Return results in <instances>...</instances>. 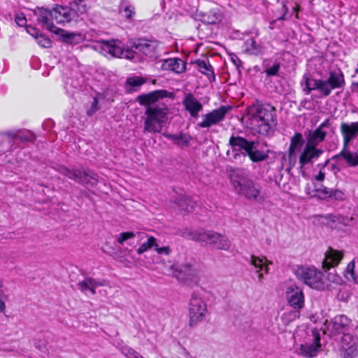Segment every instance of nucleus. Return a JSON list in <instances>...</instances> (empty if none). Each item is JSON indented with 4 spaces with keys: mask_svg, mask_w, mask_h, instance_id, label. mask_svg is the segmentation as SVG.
Returning a JSON list of instances; mask_svg holds the SVG:
<instances>
[{
    "mask_svg": "<svg viewBox=\"0 0 358 358\" xmlns=\"http://www.w3.org/2000/svg\"><path fill=\"white\" fill-rule=\"evenodd\" d=\"M195 64L198 70L203 74L206 75L209 79L213 78H215V74L213 72V68L209 63L206 60L198 59L195 62Z\"/></svg>",
    "mask_w": 358,
    "mask_h": 358,
    "instance_id": "72a5a7b5",
    "label": "nucleus"
},
{
    "mask_svg": "<svg viewBox=\"0 0 358 358\" xmlns=\"http://www.w3.org/2000/svg\"><path fill=\"white\" fill-rule=\"evenodd\" d=\"M137 236L139 238V240H142L144 238L147 237V241L144 243H143L141 246L137 250V253L138 255H141L143 252L148 251L149 249H150L152 247L157 246V239L152 236H148L145 233L142 232H138Z\"/></svg>",
    "mask_w": 358,
    "mask_h": 358,
    "instance_id": "c756f323",
    "label": "nucleus"
},
{
    "mask_svg": "<svg viewBox=\"0 0 358 358\" xmlns=\"http://www.w3.org/2000/svg\"><path fill=\"white\" fill-rule=\"evenodd\" d=\"M80 38V35L74 34H68L64 36V41L68 43H77L78 39Z\"/></svg>",
    "mask_w": 358,
    "mask_h": 358,
    "instance_id": "09e8293b",
    "label": "nucleus"
},
{
    "mask_svg": "<svg viewBox=\"0 0 358 358\" xmlns=\"http://www.w3.org/2000/svg\"><path fill=\"white\" fill-rule=\"evenodd\" d=\"M280 69V63H276L272 66L267 67L265 70V73L268 76H276Z\"/></svg>",
    "mask_w": 358,
    "mask_h": 358,
    "instance_id": "de8ad7c7",
    "label": "nucleus"
},
{
    "mask_svg": "<svg viewBox=\"0 0 358 358\" xmlns=\"http://www.w3.org/2000/svg\"><path fill=\"white\" fill-rule=\"evenodd\" d=\"M143 83H145V80L139 77H131L127 80V84L131 87H139Z\"/></svg>",
    "mask_w": 358,
    "mask_h": 358,
    "instance_id": "49530a36",
    "label": "nucleus"
},
{
    "mask_svg": "<svg viewBox=\"0 0 358 358\" xmlns=\"http://www.w3.org/2000/svg\"><path fill=\"white\" fill-rule=\"evenodd\" d=\"M248 114L250 128L260 134H268L277 124L276 109L270 104L253 103L248 108Z\"/></svg>",
    "mask_w": 358,
    "mask_h": 358,
    "instance_id": "f03ea898",
    "label": "nucleus"
},
{
    "mask_svg": "<svg viewBox=\"0 0 358 358\" xmlns=\"http://www.w3.org/2000/svg\"><path fill=\"white\" fill-rule=\"evenodd\" d=\"M340 130L343 138V145L347 148L348 145L358 136V122H342Z\"/></svg>",
    "mask_w": 358,
    "mask_h": 358,
    "instance_id": "a211bd4d",
    "label": "nucleus"
},
{
    "mask_svg": "<svg viewBox=\"0 0 358 358\" xmlns=\"http://www.w3.org/2000/svg\"><path fill=\"white\" fill-rule=\"evenodd\" d=\"M182 104L190 116L194 118H197L199 112L203 110L202 103L192 93L187 94L185 96Z\"/></svg>",
    "mask_w": 358,
    "mask_h": 358,
    "instance_id": "aec40b11",
    "label": "nucleus"
},
{
    "mask_svg": "<svg viewBox=\"0 0 358 358\" xmlns=\"http://www.w3.org/2000/svg\"><path fill=\"white\" fill-rule=\"evenodd\" d=\"M358 328L352 321L345 315L335 316L328 324L327 330L331 336L352 332Z\"/></svg>",
    "mask_w": 358,
    "mask_h": 358,
    "instance_id": "9b49d317",
    "label": "nucleus"
},
{
    "mask_svg": "<svg viewBox=\"0 0 358 358\" xmlns=\"http://www.w3.org/2000/svg\"><path fill=\"white\" fill-rule=\"evenodd\" d=\"M230 155H231V154H230V151H229V150H228V151L227 152V155L228 157H230Z\"/></svg>",
    "mask_w": 358,
    "mask_h": 358,
    "instance_id": "e2e57ef3",
    "label": "nucleus"
},
{
    "mask_svg": "<svg viewBox=\"0 0 358 358\" xmlns=\"http://www.w3.org/2000/svg\"><path fill=\"white\" fill-rule=\"evenodd\" d=\"M274 23V21H273L272 22H271V27L270 28L272 29L273 27H271V25Z\"/></svg>",
    "mask_w": 358,
    "mask_h": 358,
    "instance_id": "0e129e2a",
    "label": "nucleus"
},
{
    "mask_svg": "<svg viewBox=\"0 0 358 358\" xmlns=\"http://www.w3.org/2000/svg\"><path fill=\"white\" fill-rule=\"evenodd\" d=\"M168 92L165 90H155L143 94L137 97V101L145 106L143 120V132L150 134L160 133L168 120L169 108L157 101L166 97Z\"/></svg>",
    "mask_w": 358,
    "mask_h": 358,
    "instance_id": "f257e3e1",
    "label": "nucleus"
},
{
    "mask_svg": "<svg viewBox=\"0 0 358 358\" xmlns=\"http://www.w3.org/2000/svg\"><path fill=\"white\" fill-rule=\"evenodd\" d=\"M296 278L313 288H320L322 285L323 274L313 267L299 266L295 271Z\"/></svg>",
    "mask_w": 358,
    "mask_h": 358,
    "instance_id": "1a4fd4ad",
    "label": "nucleus"
},
{
    "mask_svg": "<svg viewBox=\"0 0 358 358\" xmlns=\"http://www.w3.org/2000/svg\"><path fill=\"white\" fill-rule=\"evenodd\" d=\"M75 2L76 4H78V10L80 13H85L87 12L89 6H87V5L85 3H83V0H75Z\"/></svg>",
    "mask_w": 358,
    "mask_h": 358,
    "instance_id": "603ef678",
    "label": "nucleus"
},
{
    "mask_svg": "<svg viewBox=\"0 0 358 358\" xmlns=\"http://www.w3.org/2000/svg\"><path fill=\"white\" fill-rule=\"evenodd\" d=\"M303 143V136L301 133H296L291 138L289 148V155L291 157Z\"/></svg>",
    "mask_w": 358,
    "mask_h": 358,
    "instance_id": "e433bc0d",
    "label": "nucleus"
},
{
    "mask_svg": "<svg viewBox=\"0 0 358 358\" xmlns=\"http://www.w3.org/2000/svg\"><path fill=\"white\" fill-rule=\"evenodd\" d=\"M300 310L294 309L293 310L285 312L282 315V321L288 324L289 322L300 317Z\"/></svg>",
    "mask_w": 358,
    "mask_h": 358,
    "instance_id": "4c0bfd02",
    "label": "nucleus"
},
{
    "mask_svg": "<svg viewBox=\"0 0 358 358\" xmlns=\"http://www.w3.org/2000/svg\"><path fill=\"white\" fill-rule=\"evenodd\" d=\"M331 126L330 120L326 119L320 126L313 131H309L306 136L307 143L317 147L322 143L327 136L325 128H329Z\"/></svg>",
    "mask_w": 358,
    "mask_h": 358,
    "instance_id": "f3484780",
    "label": "nucleus"
},
{
    "mask_svg": "<svg viewBox=\"0 0 358 358\" xmlns=\"http://www.w3.org/2000/svg\"><path fill=\"white\" fill-rule=\"evenodd\" d=\"M343 348L345 349L343 358H356L358 357V343L352 344Z\"/></svg>",
    "mask_w": 358,
    "mask_h": 358,
    "instance_id": "a19ab883",
    "label": "nucleus"
},
{
    "mask_svg": "<svg viewBox=\"0 0 358 358\" xmlns=\"http://www.w3.org/2000/svg\"><path fill=\"white\" fill-rule=\"evenodd\" d=\"M163 136L173 141V143L180 147L189 146L192 141V136L185 133L180 132L177 134L164 133Z\"/></svg>",
    "mask_w": 358,
    "mask_h": 358,
    "instance_id": "c85d7f7f",
    "label": "nucleus"
},
{
    "mask_svg": "<svg viewBox=\"0 0 358 358\" xmlns=\"http://www.w3.org/2000/svg\"><path fill=\"white\" fill-rule=\"evenodd\" d=\"M105 284L92 278H85L83 280L78 282V287L82 292L90 291L92 294H96L97 287L103 286Z\"/></svg>",
    "mask_w": 358,
    "mask_h": 358,
    "instance_id": "cd10ccee",
    "label": "nucleus"
},
{
    "mask_svg": "<svg viewBox=\"0 0 358 358\" xmlns=\"http://www.w3.org/2000/svg\"><path fill=\"white\" fill-rule=\"evenodd\" d=\"M355 262L351 261L347 266L345 271V277L346 279L351 282H357V275L355 273Z\"/></svg>",
    "mask_w": 358,
    "mask_h": 358,
    "instance_id": "58836bf2",
    "label": "nucleus"
},
{
    "mask_svg": "<svg viewBox=\"0 0 358 358\" xmlns=\"http://www.w3.org/2000/svg\"><path fill=\"white\" fill-rule=\"evenodd\" d=\"M136 236H137V234H135L132 231L122 232L118 235L117 241L119 244L123 245L124 243L126 241L131 240L134 238Z\"/></svg>",
    "mask_w": 358,
    "mask_h": 358,
    "instance_id": "37998d69",
    "label": "nucleus"
},
{
    "mask_svg": "<svg viewBox=\"0 0 358 358\" xmlns=\"http://www.w3.org/2000/svg\"><path fill=\"white\" fill-rule=\"evenodd\" d=\"M325 178V173L320 170L318 174L315 176V180L317 181H323Z\"/></svg>",
    "mask_w": 358,
    "mask_h": 358,
    "instance_id": "bf43d9fd",
    "label": "nucleus"
},
{
    "mask_svg": "<svg viewBox=\"0 0 358 358\" xmlns=\"http://www.w3.org/2000/svg\"><path fill=\"white\" fill-rule=\"evenodd\" d=\"M15 21L16 24L20 27L26 26L27 19L23 13L16 14Z\"/></svg>",
    "mask_w": 358,
    "mask_h": 358,
    "instance_id": "8fccbe9b",
    "label": "nucleus"
},
{
    "mask_svg": "<svg viewBox=\"0 0 358 358\" xmlns=\"http://www.w3.org/2000/svg\"><path fill=\"white\" fill-rule=\"evenodd\" d=\"M33 12L36 17L38 24L42 28L53 31L55 27L52 9L45 7H36Z\"/></svg>",
    "mask_w": 358,
    "mask_h": 358,
    "instance_id": "dca6fc26",
    "label": "nucleus"
},
{
    "mask_svg": "<svg viewBox=\"0 0 358 358\" xmlns=\"http://www.w3.org/2000/svg\"><path fill=\"white\" fill-rule=\"evenodd\" d=\"M355 72L358 73V69H356Z\"/></svg>",
    "mask_w": 358,
    "mask_h": 358,
    "instance_id": "69168bd1",
    "label": "nucleus"
},
{
    "mask_svg": "<svg viewBox=\"0 0 358 358\" xmlns=\"http://www.w3.org/2000/svg\"><path fill=\"white\" fill-rule=\"evenodd\" d=\"M245 51L250 55H257L262 52V47L252 38L248 39L244 43Z\"/></svg>",
    "mask_w": 358,
    "mask_h": 358,
    "instance_id": "f704fd0d",
    "label": "nucleus"
},
{
    "mask_svg": "<svg viewBox=\"0 0 358 358\" xmlns=\"http://www.w3.org/2000/svg\"><path fill=\"white\" fill-rule=\"evenodd\" d=\"M162 68L176 73H182L186 70V63L179 58H169L163 62Z\"/></svg>",
    "mask_w": 358,
    "mask_h": 358,
    "instance_id": "b1692460",
    "label": "nucleus"
},
{
    "mask_svg": "<svg viewBox=\"0 0 358 358\" xmlns=\"http://www.w3.org/2000/svg\"><path fill=\"white\" fill-rule=\"evenodd\" d=\"M313 341L300 345L298 354L305 357H315L321 350L320 335L317 330H313Z\"/></svg>",
    "mask_w": 358,
    "mask_h": 358,
    "instance_id": "f8f14e48",
    "label": "nucleus"
},
{
    "mask_svg": "<svg viewBox=\"0 0 358 358\" xmlns=\"http://www.w3.org/2000/svg\"><path fill=\"white\" fill-rule=\"evenodd\" d=\"M330 198L343 200L344 199V193L341 190L332 189Z\"/></svg>",
    "mask_w": 358,
    "mask_h": 358,
    "instance_id": "864d4df0",
    "label": "nucleus"
},
{
    "mask_svg": "<svg viewBox=\"0 0 358 358\" xmlns=\"http://www.w3.org/2000/svg\"><path fill=\"white\" fill-rule=\"evenodd\" d=\"M121 350L122 354L127 358H143L136 351L128 346L122 347Z\"/></svg>",
    "mask_w": 358,
    "mask_h": 358,
    "instance_id": "c03bdc74",
    "label": "nucleus"
},
{
    "mask_svg": "<svg viewBox=\"0 0 358 358\" xmlns=\"http://www.w3.org/2000/svg\"><path fill=\"white\" fill-rule=\"evenodd\" d=\"M250 264L255 269V272L258 274L259 281L262 282L264 278V273H268V262L266 257H257L252 255L250 260Z\"/></svg>",
    "mask_w": 358,
    "mask_h": 358,
    "instance_id": "5701e85b",
    "label": "nucleus"
},
{
    "mask_svg": "<svg viewBox=\"0 0 358 358\" xmlns=\"http://www.w3.org/2000/svg\"><path fill=\"white\" fill-rule=\"evenodd\" d=\"M37 43L43 48H50L52 45L51 40L43 34H38L35 36Z\"/></svg>",
    "mask_w": 358,
    "mask_h": 358,
    "instance_id": "79ce46f5",
    "label": "nucleus"
},
{
    "mask_svg": "<svg viewBox=\"0 0 358 358\" xmlns=\"http://www.w3.org/2000/svg\"><path fill=\"white\" fill-rule=\"evenodd\" d=\"M178 280L189 285H198L200 280V271L196 266L187 275L178 274Z\"/></svg>",
    "mask_w": 358,
    "mask_h": 358,
    "instance_id": "7c9ffc66",
    "label": "nucleus"
},
{
    "mask_svg": "<svg viewBox=\"0 0 358 358\" xmlns=\"http://www.w3.org/2000/svg\"><path fill=\"white\" fill-rule=\"evenodd\" d=\"M345 85V78L343 73L331 71L327 80L315 79L305 74L301 81V86L306 94H309L313 90H318L323 96H328L331 91L337 88H343Z\"/></svg>",
    "mask_w": 358,
    "mask_h": 358,
    "instance_id": "20e7f679",
    "label": "nucleus"
},
{
    "mask_svg": "<svg viewBox=\"0 0 358 358\" xmlns=\"http://www.w3.org/2000/svg\"><path fill=\"white\" fill-rule=\"evenodd\" d=\"M258 143L249 141L243 136L232 134L229 140L231 148V159H238L241 156H248L253 162H259L268 158L269 150L264 151L257 149Z\"/></svg>",
    "mask_w": 358,
    "mask_h": 358,
    "instance_id": "7ed1b4c3",
    "label": "nucleus"
},
{
    "mask_svg": "<svg viewBox=\"0 0 358 358\" xmlns=\"http://www.w3.org/2000/svg\"><path fill=\"white\" fill-rule=\"evenodd\" d=\"M6 309V304L4 301H3L1 299H0V312L3 313L4 312Z\"/></svg>",
    "mask_w": 358,
    "mask_h": 358,
    "instance_id": "052dcab7",
    "label": "nucleus"
},
{
    "mask_svg": "<svg viewBox=\"0 0 358 358\" xmlns=\"http://www.w3.org/2000/svg\"><path fill=\"white\" fill-rule=\"evenodd\" d=\"M331 190L332 189L328 188L327 187H322L317 189L315 192L319 198L324 199L331 197Z\"/></svg>",
    "mask_w": 358,
    "mask_h": 358,
    "instance_id": "a18cd8bd",
    "label": "nucleus"
},
{
    "mask_svg": "<svg viewBox=\"0 0 358 358\" xmlns=\"http://www.w3.org/2000/svg\"><path fill=\"white\" fill-rule=\"evenodd\" d=\"M27 31L34 38L36 35H38V30L35 27L31 26L27 27Z\"/></svg>",
    "mask_w": 358,
    "mask_h": 358,
    "instance_id": "4d7b16f0",
    "label": "nucleus"
},
{
    "mask_svg": "<svg viewBox=\"0 0 358 358\" xmlns=\"http://www.w3.org/2000/svg\"><path fill=\"white\" fill-rule=\"evenodd\" d=\"M207 305L197 292H193L189 302V324L196 326L201 322L207 313Z\"/></svg>",
    "mask_w": 358,
    "mask_h": 358,
    "instance_id": "0eeeda50",
    "label": "nucleus"
},
{
    "mask_svg": "<svg viewBox=\"0 0 358 358\" xmlns=\"http://www.w3.org/2000/svg\"><path fill=\"white\" fill-rule=\"evenodd\" d=\"M2 138H6L10 143L13 142L15 139H18L21 142L31 141L34 139V135L30 131H10L4 132L0 136Z\"/></svg>",
    "mask_w": 358,
    "mask_h": 358,
    "instance_id": "393cba45",
    "label": "nucleus"
},
{
    "mask_svg": "<svg viewBox=\"0 0 358 358\" xmlns=\"http://www.w3.org/2000/svg\"><path fill=\"white\" fill-rule=\"evenodd\" d=\"M182 236L190 240L203 243L217 250L227 251L231 248V241L225 235L212 230H186Z\"/></svg>",
    "mask_w": 358,
    "mask_h": 358,
    "instance_id": "423d86ee",
    "label": "nucleus"
},
{
    "mask_svg": "<svg viewBox=\"0 0 358 358\" xmlns=\"http://www.w3.org/2000/svg\"><path fill=\"white\" fill-rule=\"evenodd\" d=\"M97 105H98V99L96 97H94L93 99V101L92 103V108L89 110H87V115L89 116L92 115L94 114V113L96 110H98Z\"/></svg>",
    "mask_w": 358,
    "mask_h": 358,
    "instance_id": "5fc2aeb1",
    "label": "nucleus"
},
{
    "mask_svg": "<svg viewBox=\"0 0 358 358\" xmlns=\"http://www.w3.org/2000/svg\"><path fill=\"white\" fill-rule=\"evenodd\" d=\"M337 157H343L348 164L350 166H358V153L355 152L352 153L350 151L344 149L340 152V154Z\"/></svg>",
    "mask_w": 358,
    "mask_h": 358,
    "instance_id": "c9c22d12",
    "label": "nucleus"
},
{
    "mask_svg": "<svg viewBox=\"0 0 358 358\" xmlns=\"http://www.w3.org/2000/svg\"><path fill=\"white\" fill-rule=\"evenodd\" d=\"M343 258V253L342 251L329 248L328 250L325 252V257L322 262L323 268L329 270L331 267H335L338 265Z\"/></svg>",
    "mask_w": 358,
    "mask_h": 358,
    "instance_id": "4be33fe9",
    "label": "nucleus"
},
{
    "mask_svg": "<svg viewBox=\"0 0 358 358\" xmlns=\"http://www.w3.org/2000/svg\"><path fill=\"white\" fill-rule=\"evenodd\" d=\"M343 337L341 339L343 348L348 347L352 344L358 343V338L351 334V332H345L342 334Z\"/></svg>",
    "mask_w": 358,
    "mask_h": 358,
    "instance_id": "ea45409f",
    "label": "nucleus"
},
{
    "mask_svg": "<svg viewBox=\"0 0 358 358\" xmlns=\"http://www.w3.org/2000/svg\"><path fill=\"white\" fill-rule=\"evenodd\" d=\"M120 15L127 20L133 21L136 15L134 6L129 0H121L118 6Z\"/></svg>",
    "mask_w": 358,
    "mask_h": 358,
    "instance_id": "bb28decb",
    "label": "nucleus"
},
{
    "mask_svg": "<svg viewBox=\"0 0 358 358\" xmlns=\"http://www.w3.org/2000/svg\"><path fill=\"white\" fill-rule=\"evenodd\" d=\"M286 298L289 306L301 310L304 306V294L301 288L296 285H290L286 290Z\"/></svg>",
    "mask_w": 358,
    "mask_h": 358,
    "instance_id": "2eb2a0df",
    "label": "nucleus"
},
{
    "mask_svg": "<svg viewBox=\"0 0 358 358\" xmlns=\"http://www.w3.org/2000/svg\"><path fill=\"white\" fill-rule=\"evenodd\" d=\"M195 267H196V266L194 263H185L180 266L173 265L171 269L173 275L178 279V274L187 275V274H189Z\"/></svg>",
    "mask_w": 358,
    "mask_h": 358,
    "instance_id": "473e14b6",
    "label": "nucleus"
},
{
    "mask_svg": "<svg viewBox=\"0 0 358 358\" xmlns=\"http://www.w3.org/2000/svg\"><path fill=\"white\" fill-rule=\"evenodd\" d=\"M201 17V20L204 23L213 24L222 20V14L219 10L213 9L202 13Z\"/></svg>",
    "mask_w": 358,
    "mask_h": 358,
    "instance_id": "2f4dec72",
    "label": "nucleus"
},
{
    "mask_svg": "<svg viewBox=\"0 0 358 358\" xmlns=\"http://www.w3.org/2000/svg\"><path fill=\"white\" fill-rule=\"evenodd\" d=\"M230 57L233 64L236 66V68L239 69L242 65V62L239 57L235 54H231Z\"/></svg>",
    "mask_w": 358,
    "mask_h": 358,
    "instance_id": "6e6d98bb",
    "label": "nucleus"
},
{
    "mask_svg": "<svg viewBox=\"0 0 358 358\" xmlns=\"http://www.w3.org/2000/svg\"><path fill=\"white\" fill-rule=\"evenodd\" d=\"M158 45L159 43L156 40L142 38L136 40L132 48L147 57L154 58L157 55Z\"/></svg>",
    "mask_w": 358,
    "mask_h": 358,
    "instance_id": "4468645a",
    "label": "nucleus"
},
{
    "mask_svg": "<svg viewBox=\"0 0 358 358\" xmlns=\"http://www.w3.org/2000/svg\"><path fill=\"white\" fill-rule=\"evenodd\" d=\"M232 109L230 106H221L202 115V120L197 123L199 128H210L217 125L226 117L227 114Z\"/></svg>",
    "mask_w": 358,
    "mask_h": 358,
    "instance_id": "9d476101",
    "label": "nucleus"
},
{
    "mask_svg": "<svg viewBox=\"0 0 358 358\" xmlns=\"http://www.w3.org/2000/svg\"><path fill=\"white\" fill-rule=\"evenodd\" d=\"M155 251L159 254V255H169L171 254V250L169 246H164V247H159L157 244V246H155Z\"/></svg>",
    "mask_w": 358,
    "mask_h": 358,
    "instance_id": "3c124183",
    "label": "nucleus"
},
{
    "mask_svg": "<svg viewBox=\"0 0 358 358\" xmlns=\"http://www.w3.org/2000/svg\"><path fill=\"white\" fill-rule=\"evenodd\" d=\"M285 15V14H284L282 17H279L278 20H284Z\"/></svg>",
    "mask_w": 358,
    "mask_h": 358,
    "instance_id": "680f3d73",
    "label": "nucleus"
},
{
    "mask_svg": "<svg viewBox=\"0 0 358 358\" xmlns=\"http://www.w3.org/2000/svg\"><path fill=\"white\" fill-rule=\"evenodd\" d=\"M59 172L63 176L83 185L93 187H95L98 182L96 175L92 172H87L79 169H69L66 166H61L59 169Z\"/></svg>",
    "mask_w": 358,
    "mask_h": 358,
    "instance_id": "6e6552de",
    "label": "nucleus"
},
{
    "mask_svg": "<svg viewBox=\"0 0 358 358\" xmlns=\"http://www.w3.org/2000/svg\"><path fill=\"white\" fill-rule=\"evenodd\" d=\"M4 133H1L0 134V136L3 135ZM3 143H8V149H12L13 147V141L10 143L9 141L6 138H2L1 136H0V144H2Z\"/></svg>",
    "mask_w": 358,
    "mask_h": 358,
    "instance_id": "13d9d810",
    "label": "nucleus"
},
{
    "mask_svg": "<svg viewBox=\"0 0 358 358\" xmlns=\"http://www.w3.org/2000/svg\"><path fill=\"white\" fill-rule=\"evenodd\" d=\"M53 22L58 24L69 23L73 18V12L71 8L56 4L52 9Z\"/></svg>",
    "mask_w": 358,
    "mask_h": 358,
    "instance_id": "6ab92c4d",
    "label": "nucleus"
},
{
    "mask_svg": "<svg viewBox=\"0 0 358 358\" xmlns=\"http://www.w3.org/2000/svg\"><path fill=\"white\" fill-rule=\"evenodd\" d=\"M323 151L317 147L306 143L301 155L299 156V164L301 167L312 162L314 159H317Z\"/></svg>",
    "mask_w": 358,
    "mask_h": 358,
    "instance_id": "412c9836",
    "label": "nucleus"
},
{
    "mask_svg": "<svg viewBox=\"0 0 358 358\" xmlns=\"http://www.w3.org/2000/svg\"><path fill=\"white\" fill-rule=\"evenodd\" d=\"M230 180L238 194L250 201L257 202L264 201L260 185L250 179L243 170H231Z\"/></svg>",
    "mask_w": 358,
    "mask_h": 358,
    "instance_id": "39448f33",
    "label": "nucleus"
},
{
    "mask_svg": "<svg viewBox=\"0 0 358 358\" xmlns=\"http://www.w3.org/2000/svg\"><path fill=\"white\" fill-rule=\"evenodd\" d=\"M96 48L100 49L101 53L109 54L115 57H122L124 54L123 44L118 40L99 41L96 45Z\"/></svg>",
    "mask_w": 358,
    "mask_h": 358,
    "instance_id": "ddd939ff",
    "label": "nucleus"
},
{
    "mask_svg": "<svg viewBox=\"0 0 358 358\" xmlns=\"http://www.w3.org/2000/svg\"><path fill=\"white\" fill-rule=\"evenodd\" d=\"M173 203L179 210L185 212L192 211L196 206V202L191 196L186 195H181L176 198Z\"/></svg>",
    "mask_w": 358,
    "mask_h": 358,
    "instance_id": "a878e982",
    "label": "nucleus"
}]
</instances>
